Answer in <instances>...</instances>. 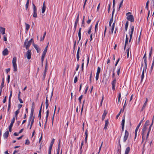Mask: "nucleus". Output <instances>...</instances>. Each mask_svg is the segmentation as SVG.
<instances>
[{
    "label": "nucleus",
    "instance_id": "0eeeda50",
    "mask_svg": "<svg viewBox=\"0 0 154 154\" xmlns=\"http://www.w3.org/2000/svg\"><path fill=\"white\" fill-rule=\"evenodd\" d=\"M129 136V133L127 130H125V135L123 138V142H126V140H127Z\"/></svg>",
    "mask_w": 154,
    "mask_h": 154
},
{
    "label": "nucleus",
    "instance_id": "c03bdc74",
    "mask_svg": "<svg viewBox=\"0 0 154 154\" xmlns=\"http://www.w3.org/2000/svg\"><path fill=\"white\" fill-rule=\"evenodd\" d=\"M12 96V91H11L10 92V94L9 97L8 101L11 102V99Z\"/></svg>",
    "mask_w": 154,
    "mask_h": 154
},
{
    "label": "nucleus",
    "instance_id": "a19ab883",
    "mask_svg": "<svg viewBox=\"0 0 154 154\" xmlns=\"http://www.w3.org/2000/svg\"><path fill=\"white\" fill-rule=\"evenodd\" d=\"M128 37L127 35H126V38L125 44L127 45V44L128 43Z\"/></svg>",
    "mask_w": 154,
    "mask_h": 154
},
{
    "label": "nucleus",
    "instance_id": "c85d7f7f",
    "mask_svg": "<svg viewBox=\"0 0 154 154\" xmlns=\"http://www.w3.org/2000/svg\"><path fill=\"white\" fill-rule=\"evenodd\" d=\"M144 72L142 71V75L141 76V82H142L144 77Z\"/></svg>",
    "mask_w": 154,
    "mask_h": 154
},
{
    "label": "nucleus",
    "instance_id": "8fccbe9b",
    "mask_svg": "<svg viewBox=\"0 0 154 154\" xmlns=\"http://www.w3.org/2000/svg\"><path fill=\"white\" fill-rule=\"evenodd\" d=\"M111 5V2H110L109 5V7H108V13H109V12Z\"/></svg>",
    "mask_w": 154,
    "mask_h": 154
},
{
    "label": "nucleus",
    "instance_id": "a211bd4d",
    "mask_svg": "<svg viewBox=\"0 0 154 154\" xmlns=\"http://www.w3.org/2000/svg\"><path fill=\"white\" fill-rule=\"evenodd\" d=\"M0 32L4 35L5 33V29L2 27H0Z\"/></svg>",
    "mask_w": 154,
    "mask_h": 154
},
{
    "label": "nucleus",
    "instance_id": "72a5a7b5",
    "mask_svg": "<svg viewBox=\"0 0 154 154\" xmlns=\"http://www.w3.org/2000/svg\"><path fill=\"white\" fill-rule=\"evenodd\" d=\"M92 25H91L90 26V27L89 29H88V33L89 34H91V29H92Z\"/></svg>",
    "mask_w": 154,
    "mask_h": 154
},
{
    "label": "nucleus",
    "instance_id": "bb28decb",
    "mask_svg": "<svg viewBox=\"0 0 154 154\" xmlns=\"http://www.w3.org/2000/svg\"><path fill=\"white\" fill-rule=\"evenodd\" d=\"M60 140L59 141L58 144V147L57 149V151L59 152H60Z\"/></svg>",
    "mask_w": 154,
    "mask_h": 154
},
{
    "label": "nucleus",
    "instance_id": "423d86ee",
    "mask_svg": "<svg viewBox=\"0 0 154 154\" xmlns=\"http://www.w3.org/2000/svg\"><path fill=\"white\" fill-rule=\"evenodd\" d=\"M79 13H78V15H77V17L76 18V20L75 21V24H74V33L75 32V31H76L77 24H78V23L79 21Z\"/></svg>",
    "mask_w": 154,
    "mask_h": 154
},
{
    "label": "nucleus",
    "instance_id": "ea45409f",
    "mask_svg": "<svg viewBox=\"0 0 154 154\" xmlns=\"http://www.w3.org/2000/svg\"><path fill=\"white\" fill-rule=\"evenodd\" d=\"M41 112H42V110H39V114L38 115V117L39 118V119H40L41 117Z\"/></svg>",
    "mask_w": 154,
    "mask_h": 154
},
{
    "label": "nucleus",
    "instance_id": "c9c22d12",
    "mask_svg": "<svg viewBox=\"0 0 154 154\" xmlns=\"http://www.w3.org/2000/svg\"><path fill=\"white\" fill-rule=\"evenodd\" d=\"M116 79H115L112 82V85H116Z\"/></svg>",
    "mask_w": 154,
    "mask_h": 154
},
{
    "label": "nucleus",
    "instance_id": "a18cd8bd",
    "mask_svg": "<svg viewBox=\"0 0 154 154\" xmlns=\"http://www.w3.org/2000/svg\"><path fill=\"white\" fill-rule=\"evenodd\" d=\"M83 97V95H81L79 98L78 99L79 101V102L80 103H81V100Z\"/></svg>",
    "mask_w": 154,
    "mask_h": 154
},
{
    "label": "nucleus",
    "instance_id": "7ed1b4c3",
    "mask_svg": "<svg viewBox=\"0 0 154 154\" xmlns=\"http://www.w3.org/2000/svg\"><path fill=\"white\" fill-rule=\"evenodd\" d=\"M32 7L33 10V16L34 17L36 18L37 17V8L35 5L33 3H32Z\"/></svg>",
    "mask_w": 154,
    "mask_h": 154
},
{
    "label": "nucleus",
    "instance_id": "6e6d98bb",
    "mask_svg": "<svg viewBox=\"0 0 154 154\" xmlns=\"http://www.w3.org/2000/svg\"><path fill=\"white\" fill-rule=\"evenodd\" d=\"M148 5H149V1H147V2L146 3V6L145 7V8L147 10H148Z\"/></svg>",
    "mask_w": 154,
    "mask_h": 154
},
{
    "label": "nucleus",
    "instance_id": "680f3d73",
    "mask_svg": "<svg viewBox=\"0 0 154 154\" xmlns=\"http://www.w3.org/2000/svg\"><path fill=\"white\" fill-rule=\"evenodd\" d=\"M3 40L5 42H6V41H7L6 35H4V36H3Z\"/></svg>",
    "mask_w": 154,
    "mask_h": 154
},
{
    "label": "nucleus",
    "instance_id": "f704fd0d",
    "mask_svg": "<svg viewBox=\"0 0 154 154\" xmlns=\"http://www.w3.org/2000/svg\"><path fill=\"white\" fill-rule=\"evenodd\" d=\"M148 102V99L147 98H146V101L144 103V104L143 106V109H145V107L146 105V104H147V103Z\"/></svg>",
    "mask_w": 154,
    "mask_h": 154
},
{
    "label": "nucleus",
    "instance_id": "4be33fe9",
    "mask_svg": "<svg viewBox=\"0 0 154 154\" xmlns=\"http://www.w3.org/2000/svg\"><path fill=\"white\" fill-rule=\"evenodd\" d=\"M130 150V147H127L125 149V154H128Z\"/></svg>",
    "mask_w": 154,
    "mask_h": 154
},
{
    "label": "nucleus",
    "instance_id": "3c124183",
    "mask_svg": "<svg viewBox=\"0 0 154 154\" xmlns=\"http://www.w3.org/2000/svg\"><path fill=\"white\" fill-rule=\"evenodd\" d=\"M48 95H46V101H45V104H46V105H49V104H48Z\"/></svg>",
    "mask_w": 154,
    "mask_h": 154
},
{
    "label": "nucleus",
    "instance_id": "e433bc0d",
    "mask_svg": "<svg viewBox=\"0 0 154 154\" xmlns=\"http://www.w3.org/2000/svg\"><path fill=\"white\" fill-rule=\"evenodd\" d=\"M100 71V68L99 67H98L97 68V71L96 73L97 74H99Z\"/></svg>",
    "mask_w": 154,
    "mask_h": 154
},
{
    "label": "nucleus",
    "instance_id": "473e14b6",
    "mask_svg": "<svg viewBox=\"0 0 154 154\" xmlns=\"http://www.w3.org/2000/svg\"><path fill=\"white\" fill-rule=\"evenodd\" d=\"M128 25V21H127L125 23V29L126 31L127 30Z\"/></svg>",
    "mask_w": 154,
    "mask_h": 154
},
{
    "label": "nucleus",
    "instance_id": "4c0bfd02",
    "mask_svg": "<svg viewBox=\"0 0 154 154\" xmlns=\"http://www.w3.org/2000/svg\"><path fill=\"white\" fill-rule=\"evenodd\" d=\"M147 68V64H145V66L143 67V71H146Z\"/></svg>",
    "mask_w": 154,
    "mask_h": 154
},
{
    "label": "nucleus",
    "instance_id": "052dcab7",
    "mask_svg": "<svg viewBox=\"0 0 154 154\" xmlns=\"http://www.w3.org/2000/svg\"><path fill=\"white\" fill-rule=\"evenodd\" d=\"M91 20L89 18V17H88V20L86 22L88 24H89L90 23L91 21Z\"/></svg>",
    "mask_w": 154,
    "mask_h": 154
},
{
    "label": "nucleus",
    "instance_id": "aec40b11",
    "mask_svg": "<svg viewBox=\"0 0 154 154\" xmlns=\"http://www.w3.org/2000/svg\"><path fill=\"white\" fill-rule=\"evenodd\" d=\"M88 131L87 130H86L85 132V142L86 143H87V138L88 137Z\"/></svg>",
    "mask_w": 154,
    "mask_h": 154
},
{
    "label": "nucleus",
    "instance_id": "9b49d317",
    "mask_svg": "<svg viewBox=\"0 0 154 154\" xmlns=\"http://www.w3.org/2000/svg\"><path fill=\"white\" fill-rule=\"evenodd\" d=\"M131 34L130 35V39H129V42H131V38H132V34H133V32H134V26H131Z\"/></svg>",
    "mask_w": 154,
    "mask_h": 154
},
{
    "label": "nucleus",
    "instance_id": "6e6552de",
    "mask_svg": "<svg viewBox=\"0 0 154 154\" xmlns=\"http://www.w3.org/2000/svg\"><path fill=\"white\" fill-rule=\"evenodd\" d=\"M147 128V126H145L143 125V128L142 129V138L143 139V137L145 136L146 134V130Z\"/></svg>",
    "mask_w": 154,
    "mask_h": 154
},
{
    "label": "nucleus",
    "instance_id": "bf43d9fd",
    "mask_svg": "<svg viewBox=\"0 0 154 154\" xmlns=\"http://www.w3.org/2000/svg\"><path fill=\"white\" fill-rule=\"evenodd\" d=\"M48 44H49V43H48L47 45H46V46L45 47V49L44 51H45L46 52H47L48 48Z\"/></svg>",
    "mask_w": 154,
    "mask_h": 154
},
{
    "label": "nucleus",
    "instance_id": "79ce46f5",
    "mask_svg": "<svg viewBox=\"0 0 154 154\" xmlns=\"http://www.w3.org/2000/svg\"><path fill=\"white\" fill-rule=\"evenodd\" d=\"M30 144V141L28 139L26 140V142L25 144L26 145H29Z\"/></svg>",
    "mask_w": 154,
    "mask_h": 154
},
{
    "label": "nucleus",
    "instance_id": "f3484780",
    "mask_svg": "<svg viewBox=\"0 0 154 154\" xmlns=\"http://www.w3.org/2000/svg\"><path fill=\"white\" fill-rule=\"evenodd\" d=\"M9 134V132L8 131H7L5 132V133L3 134V137L4 138H7Z\"/></svg>",
    "mask_w": 154,
    "mask_h": 154
},
{
    "label": "nucleus",
    "instance_id": "39448f33",
    "mask_svg": "<svg viewBox=\"0 0 154 154\" xmlns=\"http://www.w3.org/2000/svg\"><path fill=\"white\" fill-rule=\"evenodd\" d=\"M144 117L143 119L142 120H141L140 122L139 123V124L137 125V126L136 129H135V137H134V139H135L136 137H137V131L139 129V128L140 126V125H141L142 123L143 122V121L144 119Z\"/></svg>",
    "mask_w": 154,
    "mask_h": 154
},
{
    "label": "nucleus",
    "instance_id": "a878e982",
    "mask_svg": "<svg viewBox=\"0 0 154 154\" xmlns=\"http://www.w3.org/2000/svg\"><path fill=\"white\" fill-rule=\"evenodd\" d=\"M48 70V62L47 61V60H46V63H45V69L44 70L45 72H47V71Z\"/></svg>",
    "mask_w": 154,
    "mask_h": 154
},
{
    "label": "nucleus",
    "instance_id": "1a4fd4ad",
    "mask_svg": "<svg viewBox=\"0 0 154 154\" xmlns=\"http://www.w3.org/2000/svg\"><path fill=\"white\" fill-rule=\"evenodd\" d=\"M127 19L128 20L130 21L131 22H134V17L132 15H129V16H128Z\"/></svg>",
    "mask_w": 154,
    "mask_h": 154
},
{
    "label": "nucleus",
    "instance_id": "de8ad7c7",
    "mask_svg": "<svg viewBox=\"0 0 154 154\" xmlns=\"http://www.w3.org/2000/svg\"><path fill=\"white\" fill-rule=\"evenodd\" d=\"M83 144H84V141H83V140H82V141L81 143V145L80 148V151H81V153L82 152V151H81V150H82V146L83 145Z\"/></svg>",
    "mask_w": 154,
    "mask_h": 154
},
{
    "label": "nucleus",
    "instance_id": "9d476101",
    "mask_svg": "<svg viewBox=\"0 0 154 154\" xmlns=\"http://www.w3.org/2000/svg\"><path fill=\"white\" fill-rule=\"evenodd\" d=\"M115 11V9H113V11H112V17H111V19H110V21H109V26H111V24L112 23V22H113V15H114V11Z\"/></svg>",
    "mask_w": 154,
    "mask_h": 154
},
{
    "label": "nucleus",
    "instance_id": "5701e85b",
    "mask_svg": "<svg viewBox=\"0 0 154 154\" xmlns=\"http://www.w3.org/2000/svg\"><path fill=\"white\" fill-rule=\"evenodd\" d=\"M48 114H49V110H48L46 111V120L45 121V126L46 124L48 117Z\"/></svg>",
    "mask_w": 154,
    "mask_h": 154
},
{
    "label": "nucleus",
    "instance_id": "49530a36",
    "mask_svg": "<svg viewBox=\"0 0 154 154\" xmlns=\"http://www.w3.org/2000/svg\"><path fill=\"white\" fill-rule=\"evenodd\" d=\"M123 0H122V1H121V2H120V4H119V10H120V8L122 5V3H123Z\"/></svg>",
    "mask_w": 154,
    "mask_h": 154
},
{
    "label": "nucleus",
    "instance_id": "2f4dec72",
    "mask_svg": "<svg viewBox=\"0 0 154 154\" xmlns=\"http://www.w3.org/2000/svg\"><path fill=\"white\" fill-rule=\"evenodd\" d=\"M29 0H27L26 3V10H27L28 7L29 6Z\"/></svg>",
    "mask_w": 154,
    "mask_h": 154
},
{
    "label": "nucleus",
    "instance_id": "f03ea898",
    "mask_svg": "<svg viewBox=\"0 0 154 154\" xmlns=\"http://www.w3.org/2000/svg\"><path fill=\"white\" fill-rule=\"evenodd\" d=\"M17 61V58L16 57H13L12 60V63L13 64V66L14 68V71L16 72L17 70V65L16 63Z\"/></svg>",
    "mask_w": 154,
    "mask_h": 154
},
{
    "label": "nucleus",
    "instance_id": "09e8293b",
    "mask_svg": "<svg viewBox=\"0 0 154 154\" xmlns=\"http://www.w3.org/2000/svg\"><path fill=\"white\" fill-rule=\"evenodd\" d=\"M152 47H151V48L150 51L149 53V58H150L151 57V54H152Z\"/></svg>",
    "mask_w": 154,
    "mask_h": 154
},
{
    "label": "nucleus",
    "instance_id": "b1692460",
    "mask_svg": "<svg viewBox=\"0 0 154 154\" xmlns=\"http://www.w3.org/2000/svg\"><path fill=\"white\" fill-rule=\"evenodd\" d=\"M115 22V21L113 23V24L112 26L111 29V32L112 34V33L113 32V30L114 29Z\"/></svg>",
    "mask_w": 154,
    "mask_h": 154
},
{
    "label": "nucleus",
    "instance_id": "f257e3e1",
    "mask_svg": "<svg viewBox=\"0 0 154 154\" xmlns=\"http://www.w3.org/2000/svg\"><path fill=\"white\" fill-rule=\"evenodd\" d=\"M33 42V38H31L29 41L28 42V39L25 40L24 44V47L25 46L26 49H28L29 47L31 44Z\"/></svg>",
    "mask_w": 154,
    "mask_h": 154
},
{
    "label": "nucleus",
    "instance_id": "6ab92c4d",
    "mask_svg": "<svg viewBox=\"0 0 154 154\" xmlns=\"http://www.w3.org/2000/svg\"><path fill=\"white\" fill-rule=\"evenodd\" d=\"M46 8V6L45 5V2H44L42 8V13H44L45 12V10Z\"/></svg>",
    "mask_w": 154,
    "mask_h": 154
},
{
    "label": "nucleus",
    "instance_id": "58836bf2",
    "mask_svg": "<svg viewBox=\"0 0 154 154\" xmlns=\"http://www.w3.org/2000/svg\"><path fill=\"white\" fill-rule=\"evenodd\" d=\"M11 107V102L8 101V112L10 110Z\"/></svg>",
    "mask_w": 154,
    "mask_h": 154
},
{
    "label": "nucleus",
    "instance_id": "37998d69",
    "mask_svg": "<svg viewBox=\"0 0 154 154\" xmlns=\"http://www.w3.org/2000/svg\"><path fill=\"white\" fill-rule=\"evenodd\" d=\"M122 109H121L120 110V112H119V113L116 116V119H118L119 117V116L120 115L121 113V112H122Z\"/></svg>",
    "mask_w": 154,
    "mask_h": 154
},
{
    "label": "nucleus",
    "instance_id": "ddd939ff",
    "mask_svg": "<svg viewBox=\"0 0 154 154\" xmlns=\"http://www.w3.org/2000/svg\"><path fill=\"white\" fill-rule=\"evenodd\" d=\"M8 54V51L7 48H6L4 50L2 51V54L3 56L7 55Z\"/></svg>",
    "mask_w": 154,
    "mask_h": 154
},
{
    "label": "nucleus",
    "instance_id": "e2e57ef3",
    "mask_svg": "<svg viewBox=\"0 0 154 154\" xmlns=\"http://www.w3.org/2000/svg\"><path fill=\"white\" fill-rule=\"evenodd\" d=\"M34 113V111H33V110H32V111H31V113L30 114V116H31V117H33V114Z\"/></svg>",
    "mask_w": 154,
    "mask_h": 154
},
{
    "label": "nucleus",
    "instance_id": "4d7b16f0",
    "mask_svg": "<svg viewBox=\"0 0 154 154\" xmlns=\"http://www.w3.org/2000/svg\"><path fill=\"white\" fill-rule=\"evenodd\" d=\"M78 81V78L77 76H75V77L74 82V83H75Z\"/></svg>",
    "mask_w": 154,
    "mask_h": 154
},
{
    "label": "nucleus",
    "instance_id": "c756f323",
    "mask_svg": "<svg viewBox=\"0 0 154 154\" xmlns=\"http://www.w3.org/2000/svg\"><path fill=\"white\" fill-rule=\"evenodd\" d=\"M26 25V31H27L29 28L30 26L29 24L25 23Z\"/></svg>",
    "mask_w": 154,
    "mask_h": 154
},
{
    "label": "nucleus",
    "instance_id": "7c9ffc66",
    "mask_svg": "<svg viewBox=\"0 0 154 154\" xmlns=\"http://www.w3.org/2000/svg\"><path fill=\"white\" fill-rule=\"evenodd\" d=\"M99 22V21H97V23H96L95 27V33L97 31V26L98 24V23Z\"/></svg>",
    "mask_w": 154,
    "mask_h": 154
},
{
    "label": "nucleus",
    "instance_id": "f8f14e48",
    "mask_svg": "<svg viewBox=\"0 0 154 154\" xmlns=\"http://www.w3.org/2000/svg\"><path fill=\"white\" fill-rule=\"evenodd\" d=\"M33 46L35 48V49L37 51V52L38 53H39V52L41 51V49L38 47V45L36 44H34V43L33 42Z\"/></svg>",
    "mask_w": 154,
    "mask_h": 154
},
{
    "label": "nucleus",
    "instance_id": "13d9d810",
    "mask_svg": "<svg viewBox=\"0 0 154 154\" xmlns=\"http://www.w3.org/2000/svg\"><path fill=\"white\" fill-rule=\"evenodd\" d=\"M121 97V93H119V96H118V102L119 103Z\"/></svg>",
    "mask_w": 154,
    "mask_h": 154
},
{
    "label": "nucleus",
    "instance_id": "cd10ccee",
    "mask_svg": "<svg viewBox=\"0 0 154 154\" xmlns=\"http://www.w3.org/2000/svg\"><path fill=\"white\" fill-rule=\"evenodd\" d=\"M149 120H148L146 121L144 125L147 126L149 125Z\"/></svg>",
    "mask_w": 154,
    "mask_h": 154
},
{
    "label": "nucleus",
    "instance_id": "0e129e2a",
    "mask_svg": "<svg viewBox=\"0 0 154 154\" xmlns=\"http://www.w3.org/2000/svg\"><path fill=\"white\" fill-rule=\"evenodd\" d=\"M15 117H13L11 123L14 124V122H15Z\"/></svg>",
    "mask_w": 154,
    "mask_h": 154
},
{
    "label": "nucleus",
    "instance_id": "20e7f679",
    "mask_svg": "<svg viewBox=\"0 0 154 154\" xmlns=\"http://www.w3.org/2000/svg\"><path fill=\"white\" fill-rule=\"evenodd\" d=\"M27 50L28 51L26 53L25 57H26L28 60H30L31 58L32 55L31 51L30 49H29Z\"/></svg>",
    "mask_w": 154,
    "mask_h": 154
},
{
    "label": "nucleus",
    "instance_id": "412c9836",
    "mask_svg": "<svg viewBox=\"0 0 154 154\" xmlns=\"http://www.w3.org/2000/svg\"><path fill=\"white\" fill-rule=\"evenodd\" d=\"M4 78H3L2 79V82L1 84V86L0 87V89L2 90V88L4 87Z\"/></svg>",
    "mask_w": 154,
    "mask_h": 154
},
{
    "label": "nucleus",
    "instance_id": "774afa93",
    "mask_svg": "<svg viewBox=\"0 0 154 154\" xmlns=\"http://www.w3.org/2000/svg\"><path fill=\"white\" fill-rule=\"evenodd\" d=\"M53 145L50 144V146L49 147V150H51Z\"/></svg>",
    "mask_w": 154,
    "mask_h": 154
},
{
    "label": "nucleus",
    "instance_id": "864d4df0",
    "mask_svg": "<svg viewBox=\"0 0 154 154\" xmlns=\"http://www.w3.org/2000/svg\"><path fill=\"white\" fill-rule=\"evenodd\" d=\"M19 109H17L15 112V116H17V115L19 114Z\"/></svg>",
    "mask_w": 154,
    "mask_h": 154
},
{
    "label": "nucleus",
    "instance_id": "393cba45",
    "mask_svg": "<svg viewBox=\"0 0 154 154\" xmlns=\"http://www.w3.org/2000/svg\"><path fill=\"white\" fill-rule=\"evenodd\" d=\"M123 119L122 120L121 125L122 126H125V115H124L123 116Z\"/></svg>",
    "mask_w": 154,
    "mask_h": 154
},
{
    "label": "nucleus",
    "instance_id": "338daca9",
    "mask_svg": "<svg viewBox=\"0 0 154 154\" xmlns=\"http://www.w3.org/2000/svg\"><path fill=\"white\" fill-rule=\"evenodd\" d=\"M82 26H83L84 27H85V21L82 20Z\"/></svg>",
    "mask_w": 154,
    "mask_h": 154
},
{
    "label": "nucleus",
    "instance_id": "2eb2a0df",
    "mask_svg": "<svg viewBox=\"0 0 154 154\" xmlns=\"http://www.w3.org/2000/svg\"><path fill=\"white\" fill-rule=\"evenodd\" d=\"M109 121L108 120H106L105 121V124L104 129L106 130L107 129V127L109 125Z\"/></svg>",
    "mask_w": 154,
    "mask_h": 154
},
{
    "label": "nucleus",
    "instance_id": "69168bd1",
    "mask_svg": "<svg viewBox=\"0 0 154 154\" xmlns=\"http://www.w3.org/2000/svg\"><path fill=\"white\" fill-rule=\"evenodd\" d=\"M153 122L152 121V123L151 124V125H150V126L149 127V130H151V127L152 126V125H153Z\"/></svg>",
    "mask_w": 154,
    "mask_h": 154
},
{
    "label": "nucleus",
    "instance_id": "603ef678",
    "mask_svg": "<svg viewBox=\"0 0 154 154\" xmlns=\"http://www.w3.org/2000/svg\"><path fill=\"white\" fill-rule=\"evenodd\" d=\"M46 32H44V33L43 35V37H42V38H41V41H43L44 39V38L45 37V36L46 35Z\"/></svg>",
    "mask_w": 154,
    "mask_h": 154
},
{
    "label": "nucleus",
    "instance_id": "5fc2aeb1",
    "mask_svg": "<svg viewBox=\"0 0 154 154\" xmlns=\"http://www.w3.org/2000/svg\"><path fill=\"white\" fill-rule=\"evenodd\" d=\"M103 99H104V95H103V96H102V99H101V102H100V106H101L102 105V103H103Z\"/></svg>",
    "mask_w": 154,
    "mask_h": 154
},
{
    "label": "nucleus",
    "instance_id": "dca6fc26",
    "mask_svg": "<svg viewBox=\"0 0 154 154\" xmlns=\"http://www.w3.org/2000/svg\"><path fill=\"white\" fill-rule=\"evenodd\" d=\"M107 112L106 111V110H104V112L102 115V120H103L105 117V116L107 114Z\"/></svg>",
    "mask_w": 154,
    "mask_h": 154
},
{
    "label": "nucleus",
    "instance_id": "4468645a",
    "mask_svg": "<svg viewBox=\"0 0 154 154\" xmlns=\"http://www.w3.org/2000/svg\"><path fill=\"white\" fill-rule=\"evenodd\" d=\"M80 49V47H79L77 53V61L79 60V58Z\"/></svg>",
    "mask_w": 154,
    "mask_h": 154
}]
</instances>
